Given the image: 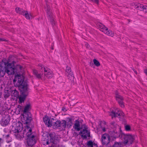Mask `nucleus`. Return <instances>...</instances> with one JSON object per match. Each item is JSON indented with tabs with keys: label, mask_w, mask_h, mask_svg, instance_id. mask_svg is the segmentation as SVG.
Wrapping results in <instances>:
<instances>
[{
	"label": "nucleus",
	"mask_w": 147,
	"mask_h": 147,
	"mask_svg": "<svg viewBox=\"0 0 147 147\" xmlns=\"http://www.w3.org/2000/svg\"><path fill=\"white\" fill-rule=\"evenodd\" d=\"M109 113V115L112 116V118L114 117H116L121 115H123L122 112L117 109H116L114 112L112 111Z\"/></svg>",
	"instance_id": "nucleus-10"
},
{
	"label": "nucleus",
	"mask_w": 147,
	"mask_h": 147,
	"mask_svg": "<svg viewBox=\"0 0 147 147\" xmlns=\"http://www.w3.org/2000/svg\"><path fill=\"white\" fill-rule=\"evenodd\" d=\"M86 45H87V47L88 48H89V45L87 43L86 44Z\"/></svg>",
	"instance_id": "nucleus-38"
},
{
	"label": "nucleus",
	"mask_w": 147,
	"mask_h": 147,
	"mask_svg": "<svg viewBox=\"0 0 147 147\" xmlns=\"http://www.w3.org/2000/svg\"><path fill=\"white\" fill-rule=\"evenodd\" d=\"M74 128L75 129L79 131L80 130V124L79 121L78 120H76L74 124Z\"/></svg>",
	"instance_id": "nucleus-21"
},
{
	"label": "nucleus",
	"mask_w": 147,
	"mask_h": 147,
	"mask_svg": "<svg viewBox=\"0 0 147 147\" xmlns=\"http://www.w3.org/2000/svg\"><path fill=\"white\" fill-rule=\"evenodd\" d=\"M143 11L145 12H147V6L145 5Z\"/></svg>",
	"instance_id": "nucleus-35"
},
{
	"label": "nucleus",
	"mask_w": 147,
	"mask_h": 147,
	"mask_svg": "<svg viewBox=\"0 0 147 147\" xmlns=\"http://www.w3.org/2000/svg\"><path fill=\"white\" fill-rule=\"evenodd\" d=\"M94 64L97 66H98L100 65L99 62L96 59H94L93 60Z\"/></svg>",
	"instance_id": "nucleus-31"
},
{
	"label": "nucleus",
	"mask_w": 147,
	"mask_h": 147,
	"mask_svg": "<svg viewBox=\"0 0 147 147\" xmlns=\"http://www.w3.org/2000/svg\"><path fill=\"white\" fill-rule=\"evenodd\" d=\"M87 127H85V128L81 131L80 132L81 136L84 138H87L90 136V132L88 131Z\"/></svg>",
	"instance_id": "nucleus-11"
},
{
	"label": "nucleus",
	"mask_w": 147,
	"mask_h": 147,
	"mask_svg": "<svg viewBox=\"0 0 147 147\" xmlns=\"http://www.w3.org/2000/svg\"><path fill=\"white\" fill-rule=\"evenodd\" d=\"M104 32L108 35L111 36H113L114 35V33L111 30H108V29L107 28L105 29Z\"/></svg>",
	"instance_id": "nucleus-19"
},
{
	"label": "nucleus",
	"mask_w": 147,
	"mask_h": 147,
	"mask_svg": "<svg viewBox=\"0 0 147 147\" xmlns=\"http://www.w3.org/2000/svg\"><path fill=\"white\" fill-rule=\"evenodd\" d=\"M43 121L48 127L53 126L54 129H56L60 127V121L59 120L54 119L53 118L46 116L43 118Z\"/></svg>",
	"instance_id": "nucleus-4"
},
{
	"label": "nucleus",
	"mask_w": 147,
	"mask_h": 147,
	"mask_svg": "<svg viewBox=\"0 0 147 147\" xmlns=\"http://www.w3.org/2000/svg\"><path fill=\"white\" fill-rule=\"evenodd\" d=\"M24 77L19 75L16 76L13 80L14 84L16 85L21 89L22 94L19 97L20 103L24 102L26 97L28 94L27 83L24 82Z\"/></svg>",
	"instance_id": "nucleus-2"
},
{
	"label": "nucleus",
	"mask_w": 147,
	"mask_h": 147,
	"mask_svg": "<svg viewBox=\"0 0 147 147\" xmlns=\"http://www.w3.org/2000/svg\"><path fill=\"white\" fill-rule=\"evenodd\" d=\"M145 73L147 75V69H145L144 71Z\"/></svg>",
	"instance_id": "nucleus-37"
},
{
	"label": "nucleus",
	"mask_w": 147,
	"mask_h": 147,
	"mask_svg": "<svg viewBox=\"0 0 147 147\" xmlns=\"http://www.w3.org/2000/svg\"><path fill=\"white\" fill-rule=\"evenodd\" d=\"M25 10H23L22 9H21V8L18 7H17L16 8V12L21 15V13H23V12Z\"/></svg>",
	"instance_id": "nucleus-24"
},
{
	"label": "nucleus",
	"mask_w": 147,
	"mask_h": 147,
	"mask_svg": "<svg viewBox=\"0 0 147 147\" xmlns=\"http://www.w3.org/2000/svg\"><path fill=\"white\" fill-rule=\"evenodd\" d=\"M10 59L8 61H6L4 59L3 60L1 66H0V74L1 76H3L6 72L9 75H11L14 74L15 72H18V71L22 70V67L20 65L16 66L15 68L14 66V62L12 61V63H10Z\"/></svg>",
	"instance_id": "nucleus-1"
},
{
	"label": "nucleus",
	"mask_w": 147,
	"mask_h": 147,
	"mask_svg": "<svg viewBox=\"0 0 147 147\" xmlns=\"http://www.w3.org/2000/svg\"><path fill=\"white\" fill-rule=\"evenodd\" d=\"M98 27L100 31L103 32L105 31V29L107 28L102 24H99L98 25Z\"/></svg>",
	"instance_id": "nucleus-22"
},
{
	"label": "nucleus",
	"mask_w": 147,
	"mask_h": 147,
	"mask_svg": "<svg viewBox=\"0 0 147 147\" xmlns=\"http://www.w3.org/2000/svg\"><path fill=\"white\" fill-rule=\"evenodd\" d=\"M87 145L88 146H91V147H93V143L91 141H89L87 143Z\"/></svg>",
	"instance_id": "nucleus-33"
},
{
	"label": "nucleus",
	"mask_w": 147,
	"mask_h": 147,
	"mask_svg": "<svg viewBox=\"0 0 147 147\" xmlns=\"http://www.w3.org/2000/svg\"><path fill=\"white\" fill-rule=\"evenodd\" d=\"M101 129L102 130V131L104 132L105 131H109V130L108 128L107 127V126L106 125H105L104 127H101Z\"/></svg>",
	"instance_id": "nucleus-30"
},
{
	"label": "nucleus",
	"mask_w": 147,
	"mask_h": 147,
	"mask_svg": "<svg viewBox=\"0 0 147 147\" xmlns=\"http://www.w3.org/2000/svg\"><path fill=\"white\" fill-rule=\"evenodd\" d=\"M3 40L2 38H0V41H3Z\"/></svg>",
	"instance_id": "nucleus-40"
},
{
	"label": "nucleus",
	"mask_w": 147,
	"mask_h": 147,
	"mask_svg": "<svg viewBox=\"0 0 147 147\" xmlns=\"http://www.w3.org/2000/svg\"><path fill=\"white\" fill-rule=\"evenodd\" d=\"M90 1H92L95 3H96L97 4H98L99 1L98 0H89Z\"/></svg>",
	"instance_id": "nucleus-34"
},
{
	"label": "nucleus",
	"mask_w": 147,
	"mask_h": 147,
	"mask_svg": "<svg viewBox=\"0 0 147 147\" xmlns=\"http://www.w3.org/2000/svg\"><path fill=\"white\" fill-rule=\"evenodd\" d=\"M9 119L8 117H5L3 118L1 122V124L2 126H5L9 124Z\"/></svg>",
	"instance_id": "nucleus-14"
},
{
	"label": "nucleus",
	"mask_w": 147,
	"mask_h": 147,
	"mask_svg": "<svg viewBox=\"0 0 147 147\" xmlns=\"http://www.w3.org/2000/svg\"><path fill=\"white\" fill-rule=\"evenodd\" d=\"M125 128L127 131H129L130 130V127L128 125H127L125 126Z\"/></svg>",
	"instance_id": "nucleus-32"
},
{
	"label": "nucleus",
	"mask_w": 147,
	"mask_h": 147,
	"mask_svg": "<svg viewBox=\"0 0 147 147\" xmlns=\"http://www.w3.org/2000/svg\"><path fill=\"white\" fill-rule=\"evenodd\" d=\"M134 140V138L132 135L126 134L124 136L123 143L125 145H129L133 143Z\"/></svg>",
	"instance_id": "nucleus-5"
},
{
	"label": "nucleus",
	"mask_w": 147,
	"mask_h": 147,
	"mask_svg": "<svg viewBox=\"0 0 147 147\" xmlns=\"http://www.w3.org/2000/svg\"><path fill=\"white\" fill-rule=\"evenodd\" d=\"M49 20L50 21L53 25L55 24V22L54 20L53 15L49 8L47 6L46 10Z\"/></svg>",
	"instance_id": "nucleus-7"
},
{
	"label": "nucleus",
	"mask_w": 147,
	"mask_h": 147,
	"mask_svg": "<svg viewBox=\"0 0 147 147\" xmlns=\"http://www.w3.org/2000/svg\"><path fill=\"white\" fill-rule=\"evenodd\" d=\"M70 68L69 67H67L66 71L67 72H69L70 71Z\"/></svg>",
	"instance_id": "nucleus-36"
},
{
	"label": "nucleus",
	"mask_w": 147,
	"mask_h": 147,
	"mask_svg": "<svg viewBox=\"0 0 147 147\" xmlns=\"http://www.w3.org/2000/svg\"><path fill=\"white\" fill-rule=\"evenodd\" d=\"M11 129L12 131L15 134H17V133L21 131L22 127L21 126H20V123L19 122L13 124Z\"/></svg>",
	"instance_id": "nucleus-8"
},
{
	"label": "nucleus",
	"mask_w": 147,
	"mask_h": 147,
	"mask_svg": "<svg viewBox=\"0 0 147 147\" xmlns=\"http://www.w3.org/2000/svg\"><path fill=\"white\" fill-rule=\"evenodd\" d=\"M134 71L136 74H137V71Z\"/></svg>",
	"instance_id": "nucleus-41"
},
{
	"label": "nucleus",
	"mask_w": 147,
	"mask_h": 147,
	"mask_svg": "<svg viewBox=\"0 0 147 147\" xmlns=\"http://www.w3.org/2000/svg\"><path fill=\"white\" fill-rule=\"evenodd\" d=\"M31 107V106L30 104V103L27 104L24 109L23 112L28 113V112L30 110Z\"/></svg>",
	"instance_id": "nucleus-18"
},
{
	"label": "nucleus",
	"mask_w": 147,
	"mask_h": 147,
	"mask_svg": "<svg viewBox=\"0 0 147 147\" xmlns=\"http://www.w3.org/2000/svg\"><path fill=\"white\" fill-rule=\"evenodd\" d=\"M66 125V122L65 120H63L61 122H60V127H61L62 129L65 128Z\"/></svg>",
	"instance_id": "nucleus-23"
},
{
	"label": "nucleus",
	"mask_w": 147,
	"mask_h": 147,
	"mask_svg": "<svg viewBox=\"0 0 147 147\" xmlns=\"http://www.w3.org/2000/svg\"><path fill=\"white\" fill-rule=\"evenodd\" d=\"M12 92V89H10L8 90H5L4 92V97L5 98H8L11 95Z\"/></svg>",
	"instance_id": "nucleus-17"
},
{
	"label": "nucleus",
	"mask_w": 147,
	"mask_h": 147,
	"mask_svg": "<svg viewBox=\"0 0 147 147\" xmlns=\"http://www.w3.org/2000/svg\"><path fill=\"white\" fill-rule=\"evenodd\" d=\"M102 143L103 145H107L110 142V136L106 134L102 135L101 137Z\"/></svg>",
	"instance_id": "nucleus-9"
},
{
	"label": "nucleus",
	"mask_w": 147,
	"mask_h": 147,
	"mask_svg": "<svg viewBox=\"0 0 147 147\" xmlns=\"http://www.w3.org/2000/svg\"><path fill=\"white\" fill-rule=\"evenodd\" d=\"M49 144V141H47L46 142V144L48 145Z\"/></svg>",
	"instance_id": "nucleus-39"
},
{
	"label": "nucleus",
	"mask_w": 147,
	"mask_h": 147,
	"mask_svg": "<svg viewBox=\"0 0 147 147\" xmlns=\"http://www.w3.org/2000/svg\"><path fill=\"white\" fill-rule=\"evenodd\" d=\"M38 67L41 71H44V75L42 74L39 73L36 70L34 69L33 70V74L38 78L44 79L46 77L47 78L51 79L53 77V72L49 68L41 64H39Z\"/></svg>",
	"instance_id": "nucleus-3"
},
{
	"label": "nucleus",
	"mask_w": 147,
	"mask_h": 147,
	"mask_svg": "<svg viewBox=\"0 0 147 147\" xmlns=\"http://www.w3.org/2000/svg\"><path fill=\"white\" fill-rule=\"evenodd\" d=\"M22 122L24 124H27L30 122L32 118L30 113L23 112L21 117Z\"/></svg>",
	"instance_id": "nucleus-6"
},
{
	"label": "nucleus",
	"mask_w": 147,
	"mask_h": 147,
	"mask_svg": "<svg viewBox=\"0 0 147 147\" xmlns=\"http://www.w3.org/2000/svg\"><path fill=\"white\" fill-rule=\"evenodd\" d=\"M31 136V138L27 139V143L29 146H33L36 142L35 137L34 136Z\"/></svg>",
	"instance_id": "nucleus-12"
},
{
	"label": "nucleus",
	"mask_w": 147,
	"mask_h": 147,
	"mask_svg": "<svg viewBox=\"0 0 147 147\" xmlns=\"http://www.w3.org/2000/svg\"><path fill=\"white\" fill-rule=\"evenodd\" d=\"M111 128H115L118 127L117 124L114 122H112L111 123Z\"/></svg>",
	"instance_id": "nucleus-28"
},
{
	"label": "nucleus",
	"mask_w": 147,
	"mask_h": 147,
	"mask_svg": "<svg viewBox=\"0 0 147 147\" xmlns=\"http://www.w3.org/2000/svg\"><path fill=\"white\" fill-rule=\"evenodd\" d=\"M15 135L16 138L18 139H21L24 137V135L22 133V132L20 131L19 132L17 133V134H15Z\"/></svg>",
	"instance_id": "nucleus-20"
},
{
	"label": "nucleus",
	"mask_w": 147,
	"mask_h": 147,
	"mask_svg": "<svg viewBox=\"0 0 147 147\" xmlns=\"http://www.w3.org/2000/svg\"><path fill=\"white\" fill-rule=\"evenodd\" d=\"M31 132L32 129H30L29 130L28 132L26 134V136L28 137V138H31L32 136H34L32 134Z\"/></svg>",
	"instance_id": "nucleus-27"
},
{
	"label": "nucleus",
	"mask_w": 147,
	"mask_h": 147,
	"mask_svg": "<svg viewBox=\"0 0 147 147\" xmlns=\"http://www.w3.org/2000/svg\"><path fill=\"white\" fill-rule=\"evenodd\" d=\"M22 15L24 16L26 19H30V18L33 17L32 15L30 13H29L28 11H24L23 13H22Z\"/></svg>",
	"instance_id": "nucleus-16"
},
{
	"label": "nucleus",
	"mask_w": 147,
	"mask_h": 147,
	"mask_svg": "<svg viewBox=\"0 0 147 147\" xmlns=\"http://www.w3.org/2000/svg\"><path fill=\"white\" fill-rule=\"evenodd\" d=\"M66 125L69 127L71 126L72 124L71 119L70 118H67V120L66 121Z\"/></svg>",
	"instance_id": "nucleus-25"
},
{
	"label": "nucleus",
	"mask_w": 147,
	"mask_h": 147,
	"mask_svg": "<svg viewBox=\"0 0 147 147\" xmlns=\"http://www.w3.org/2000/svg\"><path fill=\"white\" fill-rule=\"evenodd\" d=\"M116 100L118 101L121 107L123 108L124 105L123 102V97L120 95L118 94L117 93H116Z\"/></svg>",
	"instance_id": "nucleus-13"
},
{
	"label": "nucleus",
	"mask_w": 147,
	"mask_h": 147,
	"mask_svg": "<svg viewBox=\"0 0 147 147\" xmlns=\"http://www.w3.org/2000/svg\"><path fill=\"white\" fill-rule=\"evenodd\" d=\"M50 137V140L51 142H53L54 140L55 139V134H51L49 135Z\"/></svg>",
	"instance_id": "nucleus-29"
},
{
	"label": "nucleus",
	"mask_w": 147,
	"mask_h": 147,
	"mask_svg": "<svg viewBox=\"0 0 147 147\" xmlns=\"http://www.w3.org/2000/svg\"><path fill=\"white\" fill-rule=\"evenodd\" d=\"M18 92L16 90L12 89L11 95V98L13 99H17L18 97Z\"/></svg>",
	"instance_id": "nucleus-15"
},
{
	"label": "nucleus",
	"mask_w": 147,
	"mask_h": 147,
	"mask_svg": "<svg viewBox=\"0 0 147 147\" xmlns=\"http://www.w3.org/2000/svg\"><path fill=\"white\" fill-rule=\"evenodd\" d=\"M144 6L143 5L139 4L136 7V8L141 11H143L144 9L143 8H144Z\"/></svg>",
	"instance_id": "nucleus-26"
}]
</instances>
